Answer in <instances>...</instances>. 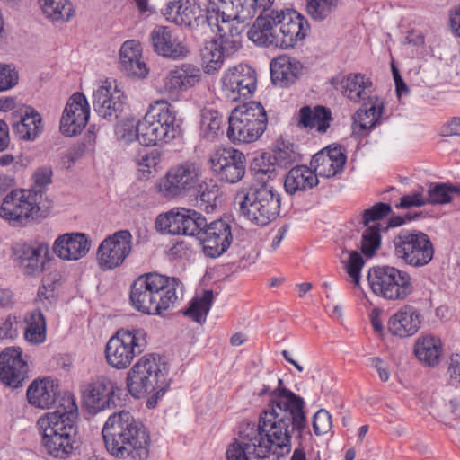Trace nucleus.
Returning <instances> with one entry per match:
<instances>
[{
	"label": "nucleus",
	"mask_w": 460,
	"mask_h": 460,
	"mask_svg": "<svg viewBox=\"0 0 460 460\" xmlns=\"http://www.w3.org/2000/svg\"><path fill=\"white\" fill-rule=\"evenodd\" d=\"M44 451L58 459L69 458L79 447L77 436L65 434L40 433Z\"/></svg>",
	"instance_id": "obj_36"
},
{
	"label": "nucleus",
	"mask_w": 460,
	"mask_h": 460,
	"mask_svg": "<svg viewBox=\"0 0 460 460\" xmlns=\"http://www.w3.org/2000/svg\"><path fill=\"white\" fill-rule=\"evenodd\" d=\"M91 249V241L83 233H66L59 235L53 243L54 253L62 260L77 261Z\"/></svg>",
	"instance_id": "obj_31"
},
{
	"label": "nucleus",
	"mask_w": 460,
	"mask_h": 460,
	"mask_svg": "<svg viewBox=\"0 0 460 460\" xmlns=\"http://www.w3.org/2000/svg\"><path fill=\"white\" fill-rule=\"evenodd\" d=\"M199 169L193 163L185 162L171 167L166 174L160 179L157 189L159 193L172 199L184 196L194 190L199 183Z\"/></svg>",
	"instance_id": "obj_16"
},
{
	"label": "nucleus",
	"mask_w": 460,
	"mask_h": 460,
	"mask_svg": "<svg viewBox=\"0 0 460 460\" xmlns=\"http://www.w3.org/2000/svg\"><path fill=\"white\" fill-rule=\"evenodd\" d=\"M199 240L202 243V251L207 257L217 258L229 248L233 235L231 226L225 220L219 219L202 227Z\"/></svg>",
	"instance_id": "obj_23"
},
{
	"label": "nucleus",
	"mask_w": 460,
	"mask_h": 460,
	"mask_svg": "<svg viewBox=\"0 0 460 460\" xmlns=\"http://www.w3.org/2000/svg\"><path fill=\"white\" fill-rule=\"evenodd\" d=\"M246 159L244 155L233 148H218L210 157L212 170L220 180L228 183H236L245 173Z\"/></svg>",
	"instance_id": "obj_20"
},
{
	"label": "nucleus",
	"mask_w": 460,
	"mask_h": 460,
	"mask_svg": "<svg viewBox=\"0 0 460 460\" xmlns=\"http://www.w3.org/2000/svg\"><path fill=\"white\" fill-rule=\"evenodd\" d=\"M162 13L167 21L180 26L194 29L208 25L207 11L204 13L194 0L170 1Z\"/></svg>",
	"instance_id": "obj_24"
},
{
	"label": "nucleus",
	"mask_w": 460,
	"mask_h": 460,
	"mask_svg": "<svg viewBox=\"0 0 460 460\" xmlns=\"http://www.w3.org/2000/svg\"><path fill=\"white\" fill-rule=\"evenodd\" d=\"M256 88V72L248 66L228 68L221 78V94L228 102L246 100L252 96Z\"/></svg>",
	"instance_id": "obj_15"
},
{
	"label": "nucleus",
	"mask_w": 460,
	"mask_h": 460,
	"mask_svg": "<svg viewBox=\"0 0 460 460\" xmlns=\"http://www.w3.org/2000/svg\"><path fill=\"white\" fill-rule=\"evenodd\" d=\"M119 67L128 77L141 79L148 75L146 65L142 59L139 41L129 40L122 44L119 50Z\"/></svg>",
	"instance_id": "obj_33"
},
{
	"label": "nucleus",
	"mask_w": 460,
	"mask_h": 460,
	"mask_svg": "<svg viewBox=\"0 0 460 460\" xmlns=\"http://www.w3.org/2000/svg\"><path fill=\"white\" fill-rule=\"evenodd\" d=\"M13 129L21 140H35L43 129L42 118L35 109L26 107L22 111L20 119L13 124Z\"/></svg>",
	"instance_id": "obj_38"
},
{
	"label": "nucleus",
	"mask_w": 460,
	"mask_h": 460,
	"mask_svg": "<svg viewBox=\"0 0 460 460\" xmlns=\"http://www.w3.org/2000/svg\"><path fill=\"white\" fill-rule=\"evenodd\" d=\"M251 12L246 9L243 0H209L207 7L208 26L214 31H220L226 23L230 28L240 29V35L245 23L251 20Z\"/></svg>",
	"instance_id": "obj_13"
},
{
	"label": "nucleus",
	"mask_w": 460,
	"mask_h": 460,
	"mask_svg": "<svg viewBox=\"0 0 460 460\" xmlns=\"http://www.w3.org/2000/svg\"><path fill=\"white\" fill-rule=\"evenodd\" d=\"M360 250L367 257H372L381 245L380 228L376 226H363Z\"/></svg>",
	"instance_id": "obj_51"
},
{
	"label": "nucleus",
	"mask_w": 460,
	"mask_h": 460,
	"mask_svg": "<svg viewBox=\"0 0 460 460\" xmlns=\"http://www.w3.org/2000/svg\"><path fill=\"white\" fill-rule=\"evenodd\" d=\"M300 158V154L296 146L285 140H278L274 150V161L280 166H288Z\"/></svg>",
	"instance_id": "obj_53"
},
{
	"label": "nucleus",
	"mask_w": 460,
	"mask_h": 460,
	"mask_svg": "<svg viewBox=\"0 0 460 460\" xmlns=\"http://www.w3.org/2000/svg\"><path fill=\"white\" fill-rule=\"evenodd\" d=\"M52 169L50 167H40L33 173L34 184L40 188L45 187L51 182Z\"/></svg>",
	"instance_id": "obj_63"
},
{
	"label": "nucleus",
	"mask_w": 460,
	"mask_h": 460,
	"mask_svg": "<svg viewBox=\"0 0 460 460\" xmlns=\"http://www.w3.org/2000/svg\"><path fill=\"white\" fill-rule=\"evenodd\" d=\"M346 161L345 149L341 146L331 145L315 154L310 164L317 176L331 178L343 171Z\"/></svg>",
	"instance_id": "obj_28"
},
{
	"label": "nucleus",
	"mask_w": 460,
	"mask_h": 460,
	"mask_svg": "<svg viewBox=\"0 0 460 460\" xmlns=\"http://www.w3.org/2000/svg\"><path fill=\"white\" fill-rule=\"evenodd\" d=\"M275 10L270 13H261L250 30L248 38L260 47L279 48V38L277 19H275Z\"/></svg>",
	"instance_id": "obj_32"
},
{
	"label": "nucleus",
	"mask_w": 460,
	"mask_h": 460,
	"mask_svg": "<svg viewBox=\"0 0 460 460\" xmlns=\"http://www.w3.org/2000/svg\"><path fill=\"white\" fill-rule=\"evenodd\" d=\"M420 323V318H389L387 328L391 334L405 338L416 333Z\"/></svg>",
	"instance_id": "obj_47"
},
{
	"label": "nucleus",
	"mask_w": 460,
	"mask_h": 460,
	"mask_svg": "<svg viewBox=\"0 0 460 460\" xmlns=\"http://www.w3.org/2000/svg\"><path fill=\"white\" fill-rule=\"evenodd\" d=\"M308 15L314 21L329 18L339 5V0H305Z\"/></svg>",
	"instance_id": "obj_46"
},
{
	"label": "nucleus",
	"mask_w": 460,
	"mask_h": 460,
	"mask_svg": "<svg viewBox=\"0 0 460 460\" xmlns=\"http://www.w3.org/2000/svg\"><path fill=\"white\" fill-rule=\"evenodd\" d=\"M49 252L48 243L40 240L16 243L13 246L14 262L24 275L31 277H38L44 270L46 261L41 256L47 257Z\"/></svg>",
	"instance_id": "obj_19"
},
{
	"label": "nucleus",
	"mask_w": 460,
	"mask_h": 460,
	"mask_svg": "<svg viewBox=\"0 0 460 460\" xmlns=\"http://www.w3.org/2000/svg\"><path fill=\"white\" fill-rule=\"evenodd\" d=\"M29 366L19 347L5 348L0 353V382L12 389L23 385L28 379Z\"/></svg>",
	"instance_id": "obj_21"
},
{
	"label": "nucleus",
	"mask_w": 460,
	"mask_h": 460,
	"mask_svg": "<svg viewBox=\"0 0 460 460\" xmlns=\"http://www.w3.org/2000/svg\"><path fill=\"white\" fill-rule=\"evenodd\" d=\"M318 184V178L314 171L305 165L293 167L286 175L284 181L285 190L289 194L305 191Z\"/></svg>",
	"instance_id": "obj_40"
},
{
	"label": "nucleus",
	"mask_w": 460,
	"mask_h": 460,
	"mask_svg": "<svg viewBox=\"0 0 460 460\" xmlns=\"http://www.w3.org/2000/svg\"><path fill=\"white\" fill-rule=\"evenodd\" d=\"M150 41L155 52L164 58L178 59L189 54L188 48L167 26H155L150 33Z\"/></svg>",
	"instance_id": "obj_30"
},
{
	"label": "nucleus",
	"mask_w": 460,
	"mask_h": 460,
	"mask_svg": "<svg viewBox=\"0 0 460 460\" xmlns=\"http://www.w3.org/2000/svg\"><path fill=\"white\" fill-rule=\"evenodd\" d=\"M58 385L55 380L43 378L34 380L27 389V399L32 406L48 409L57 400Z\"/></svg>",
	"instance_id": "obj_37"
},
{
	"label": "nucleus",
	"mask_w": 460,
	"mask_h": 460,
	"mask_svg": "<svg viewBox=\"0 0 460 460\" xmlns=\"http://www.w3.org/2000/svg\"><path fill=\"white\" fill-rule=\"evenodd\" d=\"M201 77V71L197 66L182 64L166 75L164 92L170 96H178L181 93L186 92L198 84Z\"/></svg>",
	"instance_id": "obj_29"
},
{
	"label": "nucleus",
	"mask_w": 460,
	"mask_h": 460,
	"mask_svg": "<svg viewBox=\"0 0 460 460\" xmlns=\"http://www.w3.org/2000/svg\"><path fill=\"white\" fill-rule=\"evenodd\" d=\"M169 369L164 357L155 353L142 356L127 373L128 393L135 398L164 395L170 386Z\"/></svg>",
	"instance_id": "obj_5"
},
{
	"label": "nucleus",
	"mask_w": 460,
	"mask_h": 460,
	"mask_svg": "<svg viewBox=\"0 0 460 460\" xmlns=\"http://www.w3.org/2000/svg\"><path fill=\"white\" fill-rule=\"evenodd\" d=\"M393 248L397 259L415 268L429 264L435 252L429 236L418 230L401 231L393 239Z\"/></svg>",
	"instance_id": "obj_9"
},
{
	"label": "nucleus",
	"mask_w": 460,
	"mask_h": 460,
	"mask_svg": "<svg viewBox=\"0 0 460 460\" xmlns=\"http://www.w3.org/2000/svg\"><path fill=\"white\" fill-rule=\"evenodd\" d=\"M205 226L206 218L193 209H172L158 215L155 219L158 232L172 235H198Z\"/></svg>",
	"instance_id": "obj_14"
},
{
	"label": "nucleus",
	"mask_w": 460,
	"mask_h": 460,
	"mask_svg": "<svg viewBox=\"0 0 460 460\" xmlns=\"http://www.w3.org/2000/svg\"><path fill=\"white\" fill-rule=\"evenodd\" d=\"M218 37L206 44L201 50L204 71L213 74L219 70L225 60L236 54L242 47L240 29L230 28L226 23L217 31Z\"/></svg>",
	"instance_id": "obj_11"
},
{
	"label": "nucleus",
	"mask_w": 460,
	"mask_h": 460,
	"mask_svg": "<svg viewBox=\"0 0 460 460\" xmlns=\"http://www.w3.org/2000/svg\"><path fill=\"white\" fill-rule=\"evenodd\" d=\"M18 81V72L12 66L0 64V92L13 88Z\"/></svg>",
	"instance_id": "obj_58"
},
{
	"label": "nucleus",
	"mask_w": 460,
	"mask_h": 460,
	"mask_svg": "<svg viewBox=\"0 0 460 460\" xmlns=\"http://www.w3.org/2000/svg\"><path fill=\"white\" fill-rule=\"evenodd\" d=\"M135 162L142 171L155 167L157 164L156 152L141 148L138 155L135 157Z\"/></svg>",
	"instance_id": "obj_60"
},
{
	"label": "nucleus",
	"mask_w": 460,
	"mask_h": 460,
	"mask_svg": "<svg viewBox=\"0 0 460 460\" xmlns=\"http://www.w3.org/2000/svg\"><path fill=\"white\" fill-rule=\"evenodd\" d=\"M274 14L278 23L279 49L293 48L306 37L310 27L307 20L298 12L281 10L276 11Z\"/></svg>",
	"instance_id": "obj_22"
},
{
	"label": "nucleus",
	"mask_w": 460,
	"mask_h": 460,
	"mask_svg": "<svg viewBox=\"0 0 460 460\" xmlns=\"http://www.w3.org/2000/svg\"><path fill=\"white\" fill-rule=\"evenodd\" d=\"M425 205H428L427 195L424 194L423 187H420L418 190L402 197L400 202L395 205V208L408 209Z\"/></svg>",
	"instance_id": "obj_56"
},
{
	"label": "nucleus",
	"mask_w": 460,
	"mask_h": 460,
	"mask_svg": "<svg viewBox=\"0 0 460 460\" xmlns=\"http://www.w3.org/2000/svg\"><path fill=\"white\" fill-rule=\"evenodd\" d=\"M18 335L17 323L11 318H2L0 322V339L13 340Z\"/></svg>",
	"instance_id": "obj_62"
},
{
	"label": "nucleus",
	"mask_w": 460,
	"mask_h": 460,
	"mask_svg": "<svg viewBox=\"0 0 460 460\" xmlns=\"http://www.w3.org/2000/svg\"><path fill=\"white\" fill-rule=\"evenodd\" d=\"M139 120L137 122L133 118H128L116 124L115 134L117 138L125 144L131 143L136 139L140 142Z\"/></svg>",
	"instance_id": "obj_52"
},
{
	"label": "nucleus",
	"mask_w": 460,
	"mask_h": 460,
	"mask_svg": "<svg viewBox=\"0 0 460 460\" xmlns=\"http://www.w3.org/2000/svg\"><path fill=\"white\" fill-rule=\"evenodd\" d=\"M255 182L250 187H243L235 195V204L239 211L250 222L257 226H267L275 220L280 210L279 193L269 182L276 177V168L263 155L254 160L252 165Z\"/></svg>",
	"instance_id": "obj_2"
},
{
	"label": "nucleus",
	"mask_w": 460,
	"mask_h": 460,
	"mask_svg": "<svg viewBox=\"0 0 460 460\" xmlns=\"http://www.w3.org/2000/svg\"><path fill=\"white\" fill-rule=\"evenodd\" d=\"M384 109V102L378 97L362 102V107L354 115L355 122L362 130L371 129L378 123Z\"/></svg>",
	"instance_id": "obj_41"
},
{
	"label": "nucleus",
	"mask_w": 460,
	"mask_h": 460,
	"mask_svg": "<svg viewBox=\"0 0 460 460\" xmlns=\"http://www.w3.org/2000/svg\"><path fill=\"white\" fill-rule=\"evenodd\" d=\"M146 345L147 333L143 328H120L106 344L107 363L116 369H126L137 356L144 352Z\"/></svg>",
	"instance_id": "obj_8"
},
{
	"label": "nucleus",
	"mask_w": 460,
	"mask_h": 460,
	"mask_svg": "<svg viewBox=\"0 0 460 460\" xmlns=\"http://www.w3.org/2000/svg\"><path fill=\"white\" fill-rule=\"evenodd\" d=\"M90 116V107L86 97L81 93H74L67 101L60 119V131L72 137L78 135L85 128Z\"/></svg>",
	"instance_id": "obj_25"
},
{
	"label": "nucleus",
	"mask_w": 460,
	"mask_h": 460,
	"mask_svg": "<svg viewBox=\"0 0 460 460\" xmlns=\"http://www.w3.org/2000/svg\"><path fill=\"white\" fill-rule=\"evenodd\" d=\"M44 14L55 22H68L74 15L70 0H39Z\"/></svg>",
	"instance_id": "obj_44"
},
{
	"label": "nucleus",
	"mask_w": 460,
	"mask_h": 460,
	"mask_svg": "<svg viewBox=\"0 0 460 460\" xmlns=\"http://www.w3.org/2000/svg\"><path fill=\"white\" fill-rule=\"evenodd\" d=\"M182 292L179 279L149 272L137 277L131 285L130 301L142 314H161L174 307Z\"/></svg>",
	"instance_id": "obj_4"
},
{
	"label": "nucleus",
	"mask_w": 460,
	"mask_h": 460,
	"mask_svg": "<svg viewBox=\"0 0 460 460\" xmlns=\"http://www.w3.org/2000/svg\"><path fill=\"white\" fill-rule=\"evenodd\" d=\"M302 71L301 62L287 55H280L270 62L272 83L279 87H288L294 84Z\"/></svg>",
	"instance_id": "obj_34"
},
{
	"label": "nucleus",
	"mask_w": 460,
	"mask_h": 460,
	"mask_svg": "<svg viewBox=\"0 0 460 460\" xmlns=\"http://www.w3.org/2000/svg\"><path fill=\"white\" fill-rule=\"evenodd\" d=\"M39 210L35 192L15 190L4 199L0 206V217L14 226L33 218Z\"/></svg>",
	"instance_id": "obj_17"
},
{
	"label": "nucleus",
	"mask_w": 460,
	"mask_h": 460,
	"mask_svg": "<svg viewBox=\"0 0 460 460\" xmlns=\"http://www.w3.org/2000/svg\"><path fill=\"white\" fill-rule=\"evenodd\" d=\"M267 125L264 107L260 102H247L232 111L226 136L234 144L253 143L262 136Z\"/></svg>",
	"instance_id": "obj_7"
},
{
	"label": "nucleus",
	"mask_w": 460,
	"mask_h": 460,
	"mask_svg": "<svg viewBox=\"0 0 460 460\" xmlns=\"http://www.w3.org/2000/svg\"><path fill=\"white\" fill-rule=\"evenodd\" d=\"M460 197V189L450 182H430L427 190L428 205H445Z\"/></svg>",
	"instance_id": "obj_42"
},
{
	"label": "nucleus",
	"mask_w": 460,
	"mask_h": 460,
	"mask_svg": "<svg viewBox=\"0 0 460 460\" xmlns=\"http://www.w3.org/2000/svg\"><path fill=\"white\" fill-rule=\"evenodd\" d=\"M198 187L199 190L196 198L197 206L208 213L214 211L217 207L216 202L218 196V189L217 185L198 183Z\"/></svg>",
	"instance_id": "obj_50"
},
{
	"label": "nucleus",
	"mask_w": 460,
	"mask_h": 460,
	"mask_svg": "<svg viewBox=\"0 0 460 460\" xmlns=\"http://www.w3.org/2000/svg\"><path fill=\"white\" fill-rule=\"evenodd\" d=\"M341 261L344 265L347 274L355 285L360 281V271L365 264L363 257L357 251H342Z\"/></svg>",
	"instance_id": "obj_48"
},
{
	"label": "nucleus",
	"mask_w": 460,
	"mask_h": 460,
	"mask_svg": "<svg viewBox=\"0 0 460 460\" xmlns=\"http://www.w3.org/2000/svg\"><path fill=\"white\" fill-rule=\"evenodd\" d=\"M414 354L423 365L435 367L441 360L443 354L442 342L436 336H421L415 342Z\"/></svg>",
	"instance_id": "obj_39"
},
{
	"label": "nucleus",
	"mask_w": 460,
	"mask_h": 460,
	"mask_svg": "<svg viewBox=\"0 0 460 460\" xmlns=\"http://www.w3.org/2000/svg\"><path fill=\"white\" fill-rule=\"evenodd\" d=\"M56 302V282L44 279L42 285L39 288L36 298V309L31 316H44L50 312Z\"/></svg>",
	"instance_id": "obj_45"
},
{
	"label": "nucleus",
	"mask_w": 460,
	"mask_h": 460,
	"mask_svg": "<svg viewBox=\"0 0 460 460\" xmlns=\"http://www.w3.org/2000/svg\"><path fill=\"white\" fill-rule=\"evenodd\" d=\"M392 212L390 204L378 202L371 208L365 209L360 217L359 224L362 226H376L380 228V220Z\"/></svg>",
	"instance_id": "obj_49"
},
{
	"label": "nucleus",
	"mask_w": 460,
	"mask_h": 460,
	"mask_svg": "<svg viewBox=\"0 0 460 460\" xmlns=\"http://www.w3.org/2000/svg\"><path fill=\"white\" fill-rule=\"evenodd\" d=\"M332 427V416L324 409L319 410L313 418V429L316 436L328 433Z\"/></svg>",
	"instance_id": "obj_57"
},
{
	"label": "nucleus",
	"mask_w": 460,
	"mask_h": 460,
	"mask_svg": "<svg viewBox=\"0 0 460 460\" xmlns=\"http://www.w3.org/2000/svg\"><path fill=\"white\" fill-rule=\"evenodd\" d=\"M132 251V234L120 230L106 237L97 250V261L102 270H113L120 266Z\"/></svg>",
	"instance_id": "obj_18"
},
{
	"label": "nucleus",
	"mask_w": 460,
	"mask_h": 460,
	"mask_svg": "<svg viewBox=\"0 0 460 460\" xmlns=\"http://www.w3.org/2000/svg\"><path fill=\"white\" fill-rule=\"evenodd\" d=\"M368 366L377 372L382 382H387L390 379V366L385 360L379 357H372L368 359Z\"/></svg>",
	"instance_id": "obj_61"
},
{
	"label": "nucleus",
	"mask_w": 460,
	"mask_h": 460,
	"mask_svg": "<svg viewBox=\"0 0 460 460\" xmlns=\"http://www.w3.org/2000/svg\"><path fill=\"white\" fill-rule=\"evenodd\" d=\"M445 136H460V118H454L442 128Z\"/></svg>",
	"instance_id": "obj_64"
},
{
	"label": "nucleus",
	"mask_w": 460,
	"mask_h": 460,
	"mask_svg": "<svg viewBox=\"0 0 460 460\" xmlns=\"http://www.w3.org/2000/svg\"><path fill=\"white\" fill-rule=\"evenodd\" d=\"M342 93L355 103L365 102L377 97L372 81L362 74H349L341 82Z\"/></svg>",
	"instance_id": "obj_35"
},
{
	"label": "nucleus",
	"mask_w": 460,
	"mask_h": 460,
	"mask_svg": "<svg viewBox=\"0 0 460 460\" xmlns=\"http://www.w3.org/2000/svg\"><path fill=\"white\" fill-rule=\"evenodd\" d=\"M45 318H30L24 331L25 340L33 345L41 344L46 341Z\"/></svg>",
	"instance_id": "obj_55"
},
{
	"label": "nucleus",
	"mask_w": 460,
	"mask_h": 460,
	"mask_svg": "<svg viewBox=\"0 0 460 460\" xmlns=\"http://www.w3.org/2000/svg\"><path fill=\"white\" fill-rule=\"evenodd\" d=\"M78 407L74 394L65 392L55 411L40 416L37 421L40 433L65 434L78 437Z\"/></svg>",
	"instance_id": "obj_12"
},
{
	"label": "nucleus",
	"mask_w": 460,
	"mask_h": 460,
	"mask_svg": "<svg viewBox=\"0 0 460 460\" xmlns=\"http://www.w3.org/2000/svg\"><path fill=\"white\" fill-rule=\"evenodd\" d=\"M102 438L108 452L119 459L146 460L149 456L150 437L142 422L129 411L111 414L106 420Z\"/></svg>",
	"instance_id": "obj_3"
},
{
	"label": "nucleus",
	"mask_w": 460,
	"mask_h": 460,
	"mask_svg": "<svg viewBox=\"0 0 460 460\" xmlns=\"http://www.w3.org/2000/svg\"><path fill=\"white\" fill-rule=\"evenodd\" d=\"M367 281L376 295L390 300L404 299L413 289L410 274L390 266L371 269Z\"/></svg>",
	"instance_id": "obj_10"
},
{
	"label": "nucleus",
	"mask_w": 460,
	"mask_h": 460,
	"mask_svg": "<svg viewBox=\"0 0 460 460\" xmlns=\"http://www.w3.org/2000/svg\"><path fill=\"white\" fill-rule=\"evenodd\" d=\"M126 96L115 81L105 80L93 93V110L102 118H118Z\"/></svg>",
	"instance_id": "obj_26"
},
{
	"label": "nucleus",
	"mask_w": 460,
	"mask_h": 460,
	"mask_svg": "<svg viewBox=\"0 0 460 460\" xmlns=\"http://www.w3.org/2000/svg\"><path fill=\"white\" fill-rule=\"evenodd\" d=\"M116 384L106 376H100L90 383L84 393V402L92 413L115 407Z\"/></svg>",
	"instance_id": "obj_27"
},
{
	"label": "nucleus",
	"mask_w": 460,
	"mask_h": 460,
	"mask_svg": "<svg viewBox=\"0 0 460 460\" xmlns=\"http://www.w3.org/2000/svg\"><path fill=\"white\" fill-rule=\"evenodd\" d=\"M223 116L216 110L203 109L200 119V136L213 141L223 134Z\"/></svg>",
	"instance_id": "obj_43"
},
{
	"label": "nucleus",
	"mask_w": 460,
	"mask_h": 460,
	"mask_svg": "<svg viewBox=\"0 0 460 460\" xmlns=\"http://www.w3.org/2000/svg\"><path fill=\"white\" fill-rule=\"evenodd\" d=\"M212 291L206 290L200 296H194L190 306L183 311L185 316H206L211 307Z\"/></svg>",
	"instance_id": "obj_54"
},
{
	"label": "nucleus",
	"mask_w": 460,
	"mask_h": 460,
	"mask_svg": "<svg viewBox=\"0 0 460 460\" xmlns=\"http://www.w3.org/2000/svg\"><path fill=\"white\" fill-rule=\"evenodd\" d=\"M332 120V113L329 109L323 106H316L314 108V115L313 119L312 128H316L320 133L326 132L330 127V121Z\"/></svg>",
	"instance_id": "obj_59"
},
{
	"label": "nucleus",
	"mask_w": 460,
	"mask_h": 460,
	"mask_svg": "<svg viewBox=\"0 0 460 460\" xmlns=\"http://www.w3.org/2000/svg\"><path fill=\"white\" fill-rule=\"evenodd\" d=\"M181 121L165 100L150 104L139 120L140 144L146 146L170 143L181 134Z\"/></svg>",
	"instance_id": "obj_6"
},
{
	"label": "nucleus",
	"mask_w": 460,
	"mask_h": 460,
	"mask_svg": "<svg viewBox=\"0 0 460 460\" xmlns=\"http://www.w3.org/2000/svg\"><path fill=\"white\" fill-rule=\"evenodd\" d=\"M304 399L286 388H277L270 395L258 423L243 422L239 439L226 450L227 460H250L270 456L279 459L291 451V438L295 430L301 432L306 427Z\"/></svg>",
	"instance_id": "obj_1"
}]
</instances>
